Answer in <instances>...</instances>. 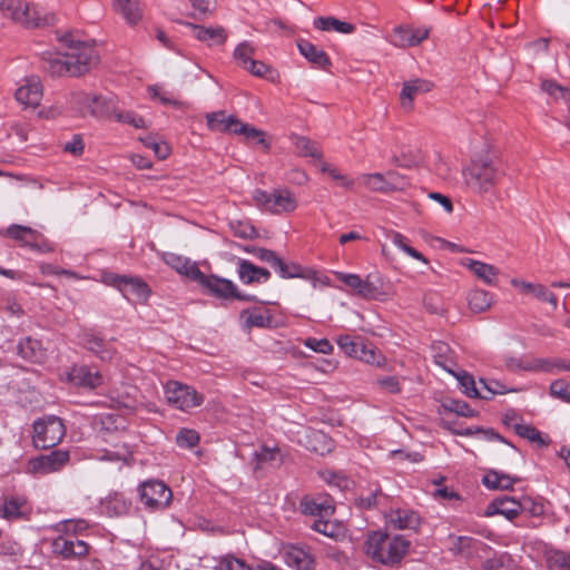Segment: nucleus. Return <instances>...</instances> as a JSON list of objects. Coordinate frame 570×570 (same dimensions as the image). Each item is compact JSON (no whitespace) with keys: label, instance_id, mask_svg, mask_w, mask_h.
Here are the masks:
<instances>
[{"label":"nucleus","instance_id":"obj_1","mask_svg":"<svg viewBox=\"0 0 570 570\" xmlns=\"http://www.w3.org/2000/svg\"><path fill=\"white\" fill-rule=\"evenodd\" d=\"M41 59L43 70L51 76L78 77L97 66L99 56L92 46L70 41L65 53L46 50Z\"/></svg>","mask_w":570,"mask_h":570},{"label":"nucleus","instance_id":"obj_2","mask_svg":"<svg viewBox=\"0 0 570 570\" xmlns=\"http://www.w3.org/2000/svg\"><path fill=\"white\" fill-rule=\"evenodd\" d=\"M410 544V541L403 535L372 531L366 537L364 550L373 561L384 566H394L401 562L407 553Z\"/></svg>","mask_w":570,"mask_h":570},{"label":"nucleus","instance_id":"obj_3","mask_svg":"<svg viewBox=\"0 0 570 570\" xmlns=\"http://www.w3.org/2000/svg\"><path fill=\"white\" fill-rule=\"evenodd\" d=\"M0 12L26 28H41L56 23V14L42 12L38 6L22 0H0Z\"/></svg>","mask_w":570,"mask_h":570},{"label":"nucleus","instance_id":"obj_4","mask_svg":"<svg viewBox=\"0 0 570 570\" xmlns=\"http://www.w3.org/2000/svg\"><path fill=\"white\" fill-rule=\"evenodd\" d=\"M462 176L469 189L476 194H485L497 185L499 170L492 158L487 156L473 159L463 168Z\"/></svg>","mask_w":570,"mask_h":570},{"label":"nucleus","instance_id":"obj_5","mask_svg":"<svg viewBox=\"0 0 570 570\" xmlns=\"http://www.w3.org/2000/svg\"><path fill=\"white\" fill-rule=\"evenodd\" d=\"M257 207L272 214L292 213L297 207L294 194L287 188H277L272 191L257 189L253 194Z\"/></svg>","mask_w":570,"mask_h":570},{"label":"nucleus","instance_id":"obj_6","mask_svg":"<svg viewBox=\"0 0 570 570\" xmlns=\"http://www.w3.org/2000/svg\"><path fill=\"white\" fill-rule=\"evenodd\" d=\"M66 434L62 420L55 415H47L33 423V444L39 449H49L58 444Z\"/></svg>","mask_w":570,"mask_h":570},{"label":"nucleus","instance_id":"obj_7","mask_svg":"<svg viewBox=\"0 0 570 570\" xmlns=\"http://www.w3.org/2000/svg\"><path fill=\"white\" fill-rule=\"evenodd\" d=\"M165 397L169 405L187 412L204 402V395L194 387L178 381H169L164 387Z\"/></svg>","mask_w":570,"mask_h":570},{"label":"nucleus","instance_id":"obj_8","mask_svg":"<svg viewBox=\"0 0 570 570\" xmlns=\"http://www.w3.org/2000/svg\"><path fill=\"white\" fill-rule=\"evenodd\" d=\"M139 495L146 508L151 510L165 509L171 501V490L158 480H148L140 484Z\"/></svg>","mask_w":570,"mask_h":570},{"label":"nucleus","instance_id":"obj_9","mask_svg":"<svg viewBox=\"0 0 570 570\" xmlns=\"http://www.w3.org/2000/svg\"><path fill=\"white\" fill-rule=\"evenodd\" d=\"M202 286L208 289L213 295L220 298H236L239 301H253L254 296L240 294L235 284L226 278H222L215 275H205L200 273V277L197 281Z\"/></svg>","mask_w":570,"mask_h":570},{"label":"nucleus","instance_id":"obj_10","mask_svg":"<svg viewBox=\"0 0 570 570\" xmlns=\"http://www.w3.org/2000/svg\"><path fill=\"white\" fill-rule=\"evenodd\" d=\"M69 452L65 450H55L47 454L33 458L28 463V470L31 473L48 474L59 471L69 461Z\"/></svg>","mask_w":570,"mask_h":570},{"label":"nucleus","instance_id":"obj_11","mask_svg":"<svg viewBox=\"0 0 570 570\" xmlns=\"http://www.w3.org/2000/svg\"><path fill=\"white\" fill-rule=\"evenodd\" d=\"M52 552L62 559L81 558L88 553V544L79 539H73L61 533L52 540Z\"/></svg>","mask_w":570,"mask_h":570},{"label":"nucleus","instance_id":"obj_12","mask_svg":"<svg viewBox=\"0 0 570 570\" xmlns=\"http://www.w3.org/2000/svg\"><path fill=\"white\" fill-rule=\"evenodd\" d=\"M4 236L10 237L17 242H19L22 246L30 247L35 250L39 252H49L51 248L48 246L47 243H39L38 239L40 237V234L28 226L22 225H10L6 232Z\"/></svg>","mask_w":570,"mask_h":570},{"label":"nucleus","instance_id":"obj_13","mask_svg":"<svg viewBox=\"0 0 570 570\" xmlns=\"http://www.w3.org/2000/svg\"><path fill=\"white\" fill-rule=\"evenodd\" d=\"M112 284L128 301H146L150 294L148 285L139 278L115 276Z\"/></svg>","mask_w":570,"mask_h":570},{"label":"nucleus","instance_id":"obj_14","mask_svg":"<svg viewBox=\"0 0 570 570\" xmlns=\"http://www.w3.org/2000/svg\"><path fill=\"white\" fill-rule=\"evenodd\" d=\"M66 380L78 387L95 389L102 384V375L86 365H73L66 372Z\"/></svg>","mask_w":570,"mask_h":570},{"label":"nucleus","instance_id":"obj_15","mask_svg":"<svg viewBox=\"0 0 570 570\" xmlns=\"http://www.w3.org/2000/svg\"><path fill=\"white\" fill-rule=\"evenodd\" d=\"M42 98V85L38 77L26 79V83L16 90V99L27 107H37Z\"/></svg>","mask_w":570,"mask_h":570},{"label":"nucleus","instance_id":"obj_16","mask_svg":"<svg viewBox=\"0 0 570 570\" xmlns=\"http://www.w3.org/2000/svg\"><path fill=\"white\" fill-rule=\"evenodd\" d=\"M396 37L395 45L401 48H410L419 46L430 35V28L420 27L414 29H407L403 27H396L394 29Z\"/></svg>","mask_w":570,"mask_h":570},{"label":"nucleus","instance_id":"obj_17","mask_svg":"<svg viewBox=\"0 0 570 570\" xmlns=\"http://www.w3.org/2000/svg\"><path fill=\"white\" fill-rule=\"evenodd\" d=\"M386 522L395 529L415 530L420 525V517L412 510L409 509H395L391 510L386 514Z\"/></svg>","mask_w":570,"mask_h":570},{"label":"nucleus","instance_id":"obj_18","mask_svg":"<svg viewBox=\"0 0 570 570\" xmlns=\"http://www.w3.org/2000/svg\"><path fill=\"white\" fill-rule=\"evenodd\" d=\"M114 8L127 24L136 26L144 16V8L140 0H112Z\"/></svg>","mask_w":570,"mask_h":570},{"label":"nucleus","instance_id":"obj_19","mask_svg":"<svg viewBox=\"0 0 570 570\" xmlns=\"http://www.w3.org/2000/svg\"><path fill=\"white\" fill-rule=\"evenodd\" d=\"M522 510L520 502L513 498L504 497L493 500L487 508V515L501 514L508 520H513Z\"/></svg>","mask_w":570,"mask_h":570},{"label":"nucleus","instance_id":"obj_20","mask_svg":"<svg viewBox=\"0 0 570 570\" xmlns=\"http://www.w3.org/2000/svg\"><path fill=\"white\" fill-rule=\"evenodd\" d=\"M193 36L208 46L223 45L227 39V33L223 27H204L198 24L189 23Z\"/></svg>","mask_w":570,"mask_h":570},{"label":"nucleus","instance_id":"obj_21","mask_svg":"<svg viewBox=\"0 0 570 570\" xmlns=\"http://www.w3.org/2000/svg\"><path fill=\"white\" fill-rule=\"evenodd\" d=\"M301 509L304 514L318 517V519L330 518L334 513V507L327 498H304L301 501Z\"/></svg>","mask_w":570,"mask_h":570},{"label":"nucleus","instance_id":"obj_22","mask_svg":"<svg viewBox=\"0 0 570 570\" xmlns=\"http://www.w3.org/2000/svg\"><path fill=\"white\" fill-rule=\"evenodd\" d=\"M433 85L425 79H413L405 81L401 91V102L404 108H411L414 98L419 95L429 92Z\"/></svg>","mask_w":570,"mask_h":570},{"label":"nucleus","instance_id":"obj_23","mask_svg":"<svg viewBox=\"0 0 570 570\" xmlns=\"http://www.w3.org/2000/svg\"><path fill=\"white\" fill-rule=\"evenodd\" d=\"M283 558L288 567L297 570H311L314 564L313 557L299 547H288L284 551Z\"/></svg>","mask_w":570,"mask_h":570},{"label":"nucleus","instance_id":"obj_24","mask_svg":"<svg viewBox=\"0 0 570 570\" xmlns=\"http://www.w3.org/2000/svg\"><path fill=\"white\" fill-rule=\"evenodd\" d=\"M337 277L345 285L354 289L357 295L364 298H372L376 294V287L357 274L337 273Z\"/></svg>","mask_w":570,"mask_h":570},{"label":"nucleus","instance_id":"obj_25","mask_svg":"<svg viewBox=\"0 0 570 570\" xmlns=\"http://www.w3.org/2000/svg\"><path fill=\"white\" fill-rule=\"evenodd\" d=\"M238 275L245 284L265 283L268 281L271 273L266 268L258 267L246 259L238 263Z\"/></svg>","mask_w":570,"mask_h":570},{"label":"nucleus","instance_id":"obj_26","mask_svg":"<svg viewBox=\"0 0 570 570\" xmlns=\"http://www.w3.org/2000/svg\"><path fill=\"white\" fill-rule=\"evenodd\" d=\"M164 259L167 265L176 269L179 274L191 278L193 281H197V278L200 277L202 271L198 268L196 263L188 258L169 253L164 256Z\"/></svg>","mask_w":570,"mask_h":570},{"label":"nucleus","instance_id":"obj_27","mask_svg":"<svg viewBox=\"0 0 570 570\" xmlns=\"http://www.w3.org/2000/svg\"><path fill=\"white\" fill-rule=\"evenodd\" d=\"M216 570H278L274 564L267 561L258 563L256 567H250L245 561L233 556H225L219 559L215 566Z\"/></svg>","mask_w":570,"mask_h":570},{"label":"nucleus","instance_id":"obj_28","mask_svg":"<svg viewBox=\"0 0 570 570\" xmlns=\"http://www.w3.org/2000/svg\"><path fill=\"white\" fill-rule=\"evenodd\" d=\"M209 129L220 132H233L237 129L239 120L234 116H226L224 111H216L206 116Z\"/></svg>","mask_w":570,"mask_h":570},{"label":"nucleus","instance_id":"obj_29","mask_svg":"<svg viewBox=\"0 0 570 570\" xmlns=\"http://www.w3.org/2000/svg\"><path fill=\"white\" fill-rule=\"evenodd\" d=\"M512 285L514 287L521 288L524 293L532 294L535 298L550 303L553 308L557 307V297L553 293L548 291V288L541 284L528 283L520 279H512Z\"/></svg>","mask_w":570,"mask_h":570},{"label":"nucleus","instance_id":"obj_30","mask_svg":"<svg viewBox=\"0 0 570 570\" xmlns=\"http://www.w3.org/2000/svg\"><path fill=\"white\" fill-rule=\"evenodd\" d=\"M297 48L302 56H304L311 63L316 67L324 68L330 63L328 57L322 49L311 43L307 40H298Z\"/></svg>","mask_w":570,"mask_h":570},{"label":"nucleus","instance_id":"obj_31","mask_svg":"<svg viewBox=\"0 0 570 570\" xmlns=\"http://www.w3.org/2000/svg\"><path fill=\"white\" fill-rule=\"evenodd\" d=\"M518 478L491 470L482 478V483L490 490H510L518 482Z\"/></svg>","mask_w":570,"mask_h":570},{"label":"nucleus","instance_id":"obj_32","mask_svg":"<svg viewBox=\"0 0 570 570\" xmlns=\"http://www.w3.org/2000/svg\"><path fill=\"white\" fill-rule=\"evenodd\" d=\"M314 27L322 31H336L338 33L348 35L352 33L355 27L334 17H318L314 19Z\"/></svg>","mask_w":570,"mask_h":570},{"label":"nucleus","instance_id":"obj_33","mask_svg":"<svg viewBox=\"0 0 570 570\" xmlns=\"http://www.w3.org/2000/svg\"><path fill=\"white\" fill-rule=\"evenodd\" d=\"M102 505L108 514L119 517L129 512L131 501L122 493L115 492L105 500Z\"/></svg>","mask_w":570,"mask_h":570},{"label":"nucleus","instance_id":"obj_34","mask_svg":"<svg viewBox=\"0 0 570 570\" xmlns=\"http://www.w3.org/2000/svg\"><path fill=\"white\" fill-rule=\"evenodd\" d=\"M306 439V448L317 454L324 455L333 449V441L321 431H311Z\"/></svg>","mask_w":570,"mask_h":570},{"label":"nucleus","instance_id":"obj_35","mask_svg":"<svg viewBox=\"0 0 570 570\" xmlns=\"http://www.w3.org/2000/svg\"><path fill=\"white\" fill-rule=\"evenodd\" d=\"M528 370L543 371L547 373H556L560 371H570V360L564 358H538L531 365L527 366Z\"/></svg>","mask_w":570,"mask_h":570},{"label":"nucleus","instance_id":"obj_36","mask_svg":"<svg viewBox=\"0 0 570 570\" xmlns=\"http://www.w3.org/2000/svg\"><path fill=\"white\" fill-rule=\"evenodd\" d=\"M85 346L104 361L111 360L112 357L114 352L109 347L108 343L94 333H87L85 335Z\"/></svg>","mask_w":570,"mask_h":570},{"label":"nucleus","instance_id":"obj_37","mask_svg":"<svg viewBox=\"0 0 570 570\" xmlns=\"http://www.w3.org/2000/svg\"><path fill=\"white\" fill-rule=\"evenodd\" d=\"M26 501L17 497H6L0 505V517L7 520L18 519L23 515Z\"/></svg>","mask_w":570,"mask_h":570},{"label":"nucleus","instance_id":"obj_38","mask_svg":"<svg viewBox=\"0 0 570 570\" xmlns=\"http://www.w3.org/2000/svg\"><path fill=\"white\" fill-rule=\"evenodd\" d=\"M18 353L23 358L32 362H40L45 355L40 342L30 337L23 338L19 342Z\"/></svg>","mask_w":570,"mask_h":570},{"label":"nucleus","instance_id":"obj_39","mask_svg":"<svg viewBox=\"0 0 570 570\" xmlns=\"http://www.w3.org/2000/svg\"><path fill=\"white\" fill-rule=\"evenodd\" d=\"M296 153L303 157H313L315 159L322 158V151L317 144L304 136L293 135L291 137Z\"/></svg>","mask_w":570,"mask_h":570},{"label":"nucleus","instance_id":"obj_40","mask_svg":"<svg viewBox=\"0 0 570 570\" xmlns=\"http://www.w3.org/2000/svg\"><path fill=\"white\" fill-rule=\"evenodd\" d=\"M240 317L244 320L247 327H267L272 322L268 312H264L261 308L245 309L242 312Z\"/></svg>","mask_w":570,"mask_h":570},{"label":"nucleus","instance_id":"obj_41","mask_svg":"<svg viewBox=\"0 0 570 570\" xmlns=\"http://www.w3.org/2000/svg\"><path fill=\"white\" fill-rule=\"evenodd\" d=\"M468 266L484 283L494 285L499 272L493 265L471 259Z\"/></svg>","mask_w":570,"mask_h":570},{"label":"nucleus","instance_id":"obj_42","mask_svg":"<svg viewBox=\"0 0 570 570\" xmlns=\"http://www.w3.org/2000/svg\"><path fill=\"white\" fill-rule=\"evenodd\" d=\"M469 306L474 313H482L492 305L491 295L483 289H474L468 296Z\"/></svg>","mask_w":570,"mask_h":570},{"label":"nucleus","instance_id":"obj_43","mask_svg":"<svg viewBox=\"0 0 570 570\" xmlns=\"http://www.w3.org/2000/svg\"><path fill=\"white\" fill-rule=\"evenodd\" d=\"M358 181L361 185H363L371 191L384 193V194L389 193L385 174H381V173L362 174L358 177Z\"/></svg>","mask_w":570,"mask_h":570},{"label":"nucleus","instance_id":"obj_44","mask_svg":"<svg viewBox=\"0 0 570 570\" xmlns=\"http://www.w3.org/2000/svg\"><path fill=\"white\" fill-rule=\"evenodd\" d=\"M88 527L89 523L83 519H70L58 522L55 524L53 529L59 533H63L72 538V535L82 533L88 529Z\"/></svg>","mask_w":570,"mask_h":570},{"label":"nucleus","instance_id":"obj_45","mask_svg":"<svg viewBox=\"0 0 570 570\" xmlns=\"http://www.w3.org/2000/svg\"><path fill=\"white\" fill-rule=\"evenodd\" d=\"M387 237L396 247L402 249L409 256H411L417 261H422L423 263H428L426 258L420 252H417L415 248L411 247L407 244V238L405 236H403L401 233L390 232L387 234Z\"/></svg>","mask_w":570,"mask_h":570},{"label":"nucleus","instance_id":"obj_46","mask_svg":"<svg viewBox=\"0 0 570 570\" xmlns=\"http://www.w3.org/2000/svg\"><path fill=\"white\" fill-rule=\"evenodd\" d=\"M356 358L377 367L385 364V357L380 353V351L376 347L366 344H363Z\"/></svg>","mask_w":570,"mask_h":570},{"label":"nucleus","instance_id":"obj_47","mask_svg":"<svg viewBox=\"0 0 570 570\" xmlns=\"http://www.w3.org/2000/svg\"><path fill=\"white\" fill-rule=\"evenodd\" d=\"M541 88L556 101H561L566 105L570 100V90L568 88L559 86L554 81L544 80L541 85Z\"/></svg>","mask_w":570,"mask_h":570},{"label":"nucleus","instance_id":"obj_48","mask_svg":"<svg viewBox=\"0 0 570 570\" xmlns=\"http://www.w3.org/2000/svg\"><path fill=\"white\" fill-rule=\"evenodd\" d=\"M548 570H570V553L563 551H550L547 554Z\"/></svg>","mask_w":570,"mask_h":570},{"label":"nucleus","instance_id":"obj_49","mask_svg":"<svg viewBox=\"0 0 570 570\" xmlns=\"http://www.w3.org/2000/svg\"><path fill=\"white\" fill-rule=\"evenodd\" d=\"M337 344L346 355L356 358L364 343L358 338H353L351 335H341L337 338Z\"/></svg>","mask_w":570,"mask_h":570},{"label":"nucleus","instance_id":"obj_50","mask_svg":"<svg viewBox=\"0 0 570 570\" xmlns=\"http://www.w3.org/2000/svg\"><path fill=\"white\" fill-rule=\"evenodd\" d=\"M434 350L435 363L442 366L449 373L454 374V372L451 368L452 361L448 356V354L451 352L450 346L446 343L439 342L434 345Z\"/></svg>","mask_w":570,"mask_h":570},{"label":"nucleus","instance_id":"obj_51","mask_svg":"<svg viewBox=\"0 0 570 570\" xmlns=\"http://www.w3.org/2000/svg\"><path fill=\"white\" fill-rule=\"evenodd\" d=\"M234 134L243 135L246 139H257L258 144L264 147H268L264 138V132L255 127L249 126L248 124H244L239 120L237 129H234Z\"/></svg>","mask_w":570,"mask_h":570},{"label":"nucleus","instance_id":"obj_52","mask_svg":"<svg viewBox=\"0 0 570 570\" xmlns=\"http://www.w3.org/2000/svg\"><path fill=\"white\" fill-rule=\"evenodd\" d=\"M199 434L191 429H181L176 435V443L180 448L193 449L199 442Z\"/></svg>","mask_w":570,"mask_h":570},{"label":"nucleus","instance_id":"obj_53","mask_svg":"<svg viewBox=\"0 0 570 570\" xmlns=\"http://www.w3.org/2000/svg\"><path fill=\"white\" fill-rule=\"evenodd\" d=\"M321 170L327 174L332 179L337 181L342 187L346 189H352L354 187V179L342 174L338 169L331 166L330 164L323 163L321 166Z\"/></svg>","mask_w":570,"mask_h":570},{"label":"nucleus","instance_id":"obj_54","mask_svg":"<svg viewBox=\"0 0 570 570\" xmlns=\"http://www.w3.org/2000/svg\"><path fill=\"white\" fill-rule=\"evenodd\" d=\"M550 394L556 399L570 403V382L562 379L553 381L550 384Z\"/></svg>","mask_w":570,"mask_h":570},{"label":"nucleus","instance_id":"obj_55","mask_svg":"<svg viewBox=\"0 0 570 570\" xmlns=\"http://www.w3.org/2000/svg\"><path fill=\"white\" fill-rule=\"evenodd\" d=\"M254 47L249 42L244 41L239 43L234 50V58L244 68L247 67V65L253 60L252 56L254 55Z\"/></svg>","mask_w":570,"mask_h":570},{"label":"nucleus","instance_id":"obj_56","mask_svg":"<svg viewBox=\"0 0 570 570\" xmlns=\"http://www.w3.org/2000/svg\"><path fill=\"white\" fill-rule=\"evenodd\" d=\"M463 389V393H465L469 397H480L481 392L475 386V381L473 376L468 373L454 374Z\"/></svg>","mask_w":570,"mask_h":570},{"label":"nucleus","instance_id":"obj_57","mask_svg":"<svg viewBox=\"0 0 570 570\" xmlns=\"http://www.w3.org/2000/svg\"><path fill=\"white\" fill-rule=\"evenodd\" d=\"M115 118L119 122L128 124L135 128H146L145 119L132 111H114Z\"/></svg>","mask_w":570,"mask_h":570},{"label":"nucleus","instance_id":"obj_58","mask_svg":"<svg viewBox=\"0 0 570 570\" xmlns=\"http://www.w3.org/2000/svg\"><path fill=\"white\" fill-rule=\"evenodd\" d=\"M272 267L284 278L301 276V266L294 263L286 264L278 257V263H274Z\"/></svg>","mask_w":570,"mask_h":570},{"label":"nucleus","instance_id":"obj_59","mask_svg":"<svg viewBox=\"0 0 570 570\" xmlns=\"http://www.w3.org/2000/svg\"><path fill=\"white\" fill-rule=\"evenodd\" d=\"M450 550L455 554H463L472 547L473 539L470 537L449 535Z\"/></svg>","mask_w":570,"mask_h":570},{"label":"nucleus","instance_id":"obj_60","mask_svg":"<svg viewBox=\"0 0 570 570\" xmlns=\"http://www.w3.org/2000/svg\"><path fill=\"white\" fill-rule=\"evenodd\" d=\"M131 458V451L127 446H122L117 451H105V453L99 459L104 461L122 462L125 464H129Z\"/></svg>","mask_w":570,"mask_h":570},{"label":"nucleus","instance_id":"obj_61","mask_svg":"<svg viewBox=\"0 0 570 570\" xmlns=\"http://www.w3.org/2000/svg\"><path fill=\"white\" fill-rule=\"evenodd\" d=\"M385 178L389 193L403 190L409 185L404 176L393 170L387 171Z\"/></svg>","mask_w":570,"mask_h":570},{"label":"nucleus","instance_id":"obj_62","mask_svg":"<svg viewBox=\"0 0 570 570\" xmlns=\"http://www.w3.org/2000/svg\"><path fill=\"white\" fill-rule=\"evenodd\" d=\"M71 102L81 111L88 112V106L99 102V96L87 92H76L72 95Z\"/></svg>","mask_w":570,"mask_h":570},{"label":"nucleus","instance_id":"obj_63","mask_svg":"<svg viewBox=\"0 0 570 570\" xmlns=\"http://www.w3.org/2000/svg\"><path fill=\"white\" fill-rule=\"evenodd\" d=\"M480 384H482V386L484 387L485 390V394H482L481 393V399H490L491 396L495 395V394H505L507 392H509V390H507V387L499 381L497 380H491L489 382L484 381L483 379L480 380Z\"/></svg>","mask_w":570,"mask_h":570},{"label":"nucleus","instance_id":"obj_64","mask_svg":"<svg viewBox=\"0 0 570 570\" xmlns=\"http://www.w3.org/2000/svg\"><path fill=\"white\" fill-rule=\"evenodd\" d=\"M510 561V557L507 554H501L498 557L490 558L484 561L483 570H507V562Z\"/></svg>","mask_w":570,"mask_h":570}]
</instances>
